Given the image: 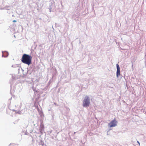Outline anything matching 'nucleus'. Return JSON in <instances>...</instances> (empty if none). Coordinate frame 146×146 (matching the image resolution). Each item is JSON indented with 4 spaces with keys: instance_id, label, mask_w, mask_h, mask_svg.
Returning a JSON list of instances; mask_svg holds the SVG:
<instances>
[{
    "instance_id": "1",
    "label": "nucleus",
    "mask_w": 146,
    "mask_h": 146,
    "mask_svg": "<svg viewBox=\"0 0 146 146\" xmlns=\"http://www.w3.org/2000/svg\"><path fill=\"white\" fill-rule=\"evenodd\" d=\"M32 57L28 54H24L22 56L21 60L24 64L28 65L30 64L32 62Z\"/></svg>"
},
{
    "instance_id": "2",
    "label": "nucleus",
    "mask_w": 146,
    "mask_h": 146,
    "mask_svg": "<svg viewBox=\"0 0 146 146\" xmlns=\"http://www.w3.org/2000/svg\"><path fill=\"white\" fill-rule=\"evenodd\" d=\"M90 104V99L89 97L86 96L85 97L83 101V106L84 107H88Z\"/></svg>"
},
{
    "instance_id": "3",
    "label": "nucleus",
    "mask_w": 146,
    "mask_h": 146,
    "mask_svg": "<svg viewBox=\"0 0 146 146\" xmlns=\"http://www.w3.org/2000/svg\"><path fill=\"white\" fill-rule=\"evenodd\" d=\"M117 125V121L115 119L111 121L108 124V125L110 127H114Z\"/></svg>"
},
{
    "instance_id": "4",
    "label": "nucleus",
    "mask_w": 146,
    "mask_h": 146,
    "mask_svg": "<svg viewBox=\"0 0 146 146\" xmlns=\"http://www.w3.org/2000/svg\"><path fill=\"white\" fill-rule=\"evenodd\" d=\"M117 77H118L119 75L120 74V68L118 64H117Z\"/></svg>"
},
{
    "instance_id": "5",
    "label": "nucleus",
    "mask_w": 146,
    "mask_h": 146,
    "mask_svg": "<svg viewBox=\"0 0 146 146\" xmlns=\"http://www.w3.org/2000/svg\"><path fill=\"white\" fill-rule=\"evenodd\" d=\"M17 22V21L15 20H14L13 21V22Z\"/></svg>"
},
{
    "instance_id": "6",
    "label": "nucleus",
    "mask_w": 146,
    "mask_h": 146,
    "mask_svg": "<svg viewBox=\"0 0 146 146\" xmlns=\"http://www.w3.org/2000/svg\"><path fill=\"white\" fill-rule=\"evenodd\" d=\"M137 143L139 144V145H140V143H139V141H137Z\"/></svg>"
},
{
    "instance_id": "7",
    "label": "nucleus",
    "mask_w": 146,
    "mask_h": 146,
    "mask_svg": "<svg viewBox=\"0 0 146 146\" xmlns=\"http://www.w3.org/2000/svg\"><path fill=\"white\" fill-rule=\"evenodd\" d=\"M133 66V65H132V67Z\"/></svg>"
}]
</instances>
